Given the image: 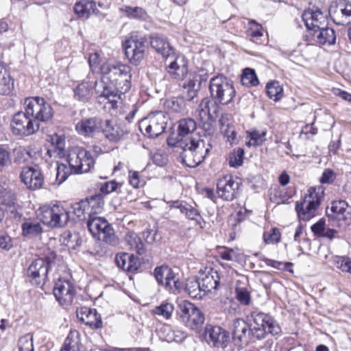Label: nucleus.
Here are the masks:
<instances>
[{
  "label": "nucleus",
  "mask_w": 351,
  "mask_h": 351,
  "mask_svg": "<svg viewBox=\"0 0 351 351\" xmlns=\"http://www.w3.org/2000/svg\"><path fill=\"white\" fill-rule=\"evenodd\" d=\"M25 111L15 113L11 120L10 128L15 135L28 136L40 128L38 121L47 122L53 118L54 111L44 98L32 97L24 102Z\"/></svg>",
  "instance_id": "obj_1"
},
{
  "label": "nucleus",
  "mask_w": 351,
  "mask_h": 351,
  "mask_svg": "<svg viewBox=\"0 0 351 351\" xmlns=\"http://www.w3.org/2000/svg\"><path fill=\"white\" fill-rule=\"evenodd\" d=\"M197 128L196 122L191 118L180 119L178 122V134L180 139L177 142V147L182 148L180 158L182 162L189 167H196L201 164L208 154L212 146L207 137L192 136Z\"/></svg>",
  "instance_id": "obj_2"
},
{
  "label": "nucleus",
  "mask_w": 351,
  "mask_h": 351,
  "mask_svg": "<svg viewBox=\"0 0 351 351\" xmlns=\"http://www.w3.org/2000/svg\"><path fill=\"white\" fill-rule=\"evenodd\" d=\"M250 325L241 318L233 322L232 333L234 340L247 342L250 335L257 339H263L269 333L276 335L281 332L280 327L274 319L261 311H252L250 313Z\"/></svg>",
  "instance_id": "obj_3"
},
{
  "label": "nucleus",
  "mask_w": 351,
  "mask_h": 351,
  "mask_svg": "<svg viewBox=\"0 0 351 351\" xmlns=\"http://www.w3.org/2000/svg\"><path fill=\"white\" fill-rule=\"evenodd\" d=\"M119 73L122 75L109 86H104V90L101 92V96L108 100V103L111 105V108L115 109L117 108V104L121 99V95L128 92L131 88V68L123 67Z\"/></svg>",
  "instance_id": "obj_4"
},
{
  "label": "nucleus",
  "mask_w": 351,
  "mask_h": 351,
  "mask_svg": "<svg viewBox=\"0 0 351 351\" xmlns=\"http://www.w3.org/2000/svg\"><path fill=\"white\" fill-rule=\"evenodd\" d=\"M70 211L62 204H45L36 211V215L44 224L51 228H62L69 221Z\"/></svg>",
  "instance_id": "obj_5"
},
{
  "label": "nucleus",
  "mask_w": 351,
  "mask_h": 351,
  "mask_svg": "<svg viewBox=\"0 0 351 351\" xmlns=\"http://www.w3.org/2000/svg\"><path fill=\"white\" fill-rule=\"evenodd\" d=\"M209 91L214 103L222 106L232 103L236 96V90L232 82L222 75L210 79Z\"/></svg>",
  "instance_id": "obj_6"
},
{
  "label": "nucleus",
  "mask_w": 351,
  "mask_h": 351,
  "mask_svg": "<svg viewBox=\"0 0 351 351\" xmlns=\"http://www.w3.org/2000/svg\"><path fill=\"white\" fill-rule=\"evenodd\" d=\"M87 226L91 234L97 239L112 246L119 243V239L113 228L106 219L100 217L88 218Z\"/></svg>",
  "instance_id": "obj_7"
},
{
  "label": "nucleus",
  "mask_w": 351,
  "mask_h": 351,
  "mask_svg": "<svg viewBox=\"0 0 351 351\" xmlns=\"http://www.w3.org/2000/svg\"><path fill=\"white\" fill-rule=\"evenodd\" d=\"M168 117L162 111L150 113L139 122L141 132L150 138H156L162 134L166 128Z\"/></svg>",
  "instance_id": "obj_8"
},
{
  "label": "nucleus",
  "mask_w": 351,
  "mask_h": 351,
  "mask_svg": "<svg viewBox=\"0 0 351 351\" xmlns=\"http://www.w3.org/2000/svg\"><path fill=\"white\" fill-rule=\"evenodd\" d=\"M67 162L73 173H84L93 168L95 159L89 151L82 147H74L69 151Z\"/></svg>",
  "instance_id": "obj_9"
},
{
  "label": "nucleus",
  "mask_w": 351,
  "mask_h": 351,
  "mask_svg": "<svg viewBox=\"0 0 351 351\" xmlns=\"http://www.w3.org/2000/svg\"><path fill=\"white\" fill-rule=\"evenodd\" d=\"M178 307L179 319L186 327L197 330L204 324V315L193 304L182 300L178 304Z\"/></svg>",
  "instance_id": "obj_10"
},
{
  "label": "nucleus",
  "mask_w": 351,
  "mask_h": 351,
  "mask_svg": "<svg viewBox=\"0 0 351 351\" xmlns=\"http://www.w3.org/2000/svg\"><path fill=\"white\" fill-rule=\"evenodd\" d=\"M241 180L227 174L219 178L217 184L218 196L226 201H232L241 193Z\"/></svg>",
  "instance_id": "obj_11"
},
{
  "label": "nucleus",
  "mask_w": 351,
  "mask_h": 351,
  "mask_svg": "<svg viewBox=\"0 0 351 351\" xmlns=\"http://www.w3.org/2000/svg\"><path fill=\"white\" fill-rule=\"evenodd\" d=\"M54 259L55 254L51 253V256L38 258L32 262L27 269V276L32 284L39 285L46 282L51 263Z\"/></svg>",
  "instance_id": "obj_12"
},
{
  "label": "nucleus",
  "mask_w": 351,
  "mask_h": 351,
  "mask_svg": "<svg viewBox=\"0 0 351 351\" xmlns=\"http://www.w3.org/2000/svg\"><path fill=\"white\" fill-rule=\"evenodd\" d=\"M145 39L137 35H132L124 43L125 56L129 61L138 65L144 58L145 51Z\"/></svg>",
  "instance_id": "obj_13"
},
{
  "label": "nucleus",
  "mask_w": 351,
  "mask_h": 351,
  "mask_svg": "<svg viewBox=\"0 0 351 351\" xmlns=\"http://www.w3.org/2000/svg\"><path fill=\"white\" fill-rule=\"evenodd\" d=\"M154 275L157 282L171 292H180L183 287L177 275L167 266L156 267Z\"/></svg>",
  "instance_id": "obj_14"
},
{
  "label": "nucleus",
  "mask_w": 351,
  "mask_h": 351,
  "mask_svg": "<svg viewBox=\"0 0 351 351\" xmlns=\"http://www.w3.org/2000/svg\"><path fill=\"white\" fill-rule=\"evenodd\" d=\"M75 293V286L69 280L60 278L55 282L53 294L61 305L71 304Z\"/></svg>",
  "instance_id": "obj_15"
},
{
  "label": "nucleus",
  "mask_w": 351,
  "mask_h": 351,
  "mask_svg": "<svg viewBox=\"0 0 351 351\" xmlns=\"http://www.w3.org/2000/svg\"><path fill=\"white\" fill-rule=\"evenodd\" d=\"M123 67H130L129 65L113 62H105L99 67V71L101 73V80L99 82L101 88L104 90V86H109V84L117 81V79L122 75L119 73V71L123 69Z\"/></svg>",
  "instance_id": "obj_16"
},
{
  "label": "nucleus",
  "mask_w": 351,
  "mask_h": 351,
  "mask_svg": "<svg viewBox=\"0 0 351 351\" xmlns=\"http://www.w3.org/2000/svg\"><path fill=\"white\" fill-rule=\"evenodd\" d=\"M20 178L23 183L30 190L39 189L44 184V176L37 166L23 167Z\"/></svg>",
  "instance_id": "obj_17"
},
{
  "label": "nucleus",
  "mask_w": 351,
  "mask_h": 351,
  "mask_svg": "<svg viewBox=\"0 0 351 351\" xmlns=\"http://www.w3.org/2000/svg\"><path fill=\"white\" fill-rule=\"evenodd\" d=\"M165 66L169 74L178 80L184 79L188 73L187 61L183 56L175 57L173 53L166 58Z\"/></svg>",
  "instance_id": "obj_18"
},
{
  "label": "nucleus",
  "mask_w": 351,
  "mask_h": 351,
  "mask_svg": "<svg viewBox=\"0 0 351 351\" xmlns=\"http://www.w3.org/2000/svg\"><path fill=\"white\" fill-rule=\"evenodd\" d=\"M204 335L206 341L216 348H225L229 342L228 332L219 326H206Z\"/></svg>",
  "instance_id": "obj_19"
},
{
  "label": "nucleus",
  "mask_w": 351,
  "mask_h": 351,
  "mask_svg": "<svg viewBox=\"0 0 351 351\" xmlns=\"http://www.w3.org/2000/svg\"><path fill=\"white\" fill-rule=\"evenodd\" d=\"M302 20L309 32L328 25L327 16L319 9H308L302 14Z\"/></svg>",
  "instance_id": "obj_20"
},
{
  "label": "nucleus",
  "mask_w": 351,
  "mask_h": 351,
  "mask_svg": "<svg viewBox=\"0 0 351 351\" xmlns=\"http://www.w3.org/2000/svg\"><path fill=\"white\" fill-rule=\"evenodd\" d=\"M102 128V119L93 117L84 118L79 121L75 126L76 132L85 137H93L101 132Z\"/></svg>",
  "instance_id": "obj_21"
},
{
  "label": "nucleus",
  "mask_w": 351,
  "mask_h": 351,
  "mask_svg": "<svg viewBox=\"0 0 351 351\" xmlns=\"http://www.w3.org/2000/svg\"><path fill=\"white\" fill-rule=\"evenodd\" d=\"M95 88V92L99 94V98H104L101 96L102 89L99 86V82L84 81L79 84L74 89V97L80 101H88L93 96V88Z\"/></svg>",
  "instance_id": "obj_22"
},
{
  "label": "nucleus",
  "mask_w": 351,
  "mask_h": 351,
  "mask_svg": "<svg viewBox=\"0 0 351 351\" xmlns=\"http://www.w3.org/2000/svg\"><path fill=\"white\" fill-rule=\"evenodd\" d=\"M198 280L201 285L202 290L204 294L210 293L217 289L219 285V276L217 271L212 268H206L200 273Z\"/></svg>",
  "instance_id": "obj_23"
},
{
  "label": "nucleus",
  "mask_w": 351,
  "mask_h": 351,
  "mask_svg": "<svg viewBox=\"0 0 351 351\" xmlns=\"http://www.w3.org/2000/svg\"><path fill=\"white\" fill-rule=\"evenodd\" d=\"M307 36H311L312 40L319 46H330L334 45L336 41L335 30L331 27H328V25L322 27L319 29H315L313 32H309Z\"/></svg>",
  "instance_id": "obj_24"
},
{
  "label": "nucleus",
  "mask_w": 351,
  "mask_h": 351,
  "mask_svg": "<svg viewBox=\"0 0 351 351\" xmlns=\"http://www.w3.org/2000/svg\"><path fill=\"white\" fill-rule=\"evenodd\" d=\"M77 316L81 322L92 328H99L102 326L101 317L95 308L82 306L77 310Z\"/></svg>",
  "instance_id": "obj_25"
},
{
  "label": "nucleus",
  "mask_w": 351,
  "mask_h": 351,
  "mask_svg": "<svg viewBox=\"0 0 351 351\" xmlns=\"http://www.w3.org/2000/svg\"><path fill=\"white\" fill-rule=\"evenodd\" d=\"M351 208L344 200L334 201L332 203L330 211H326L328 218L339 221H346L351 218Z\"/></svg>",
  "instance_id": "obj_26"
},
{
  "label": "nucleus",
  "mask_w": 351,
  "mask_h": 351,
  "mask_svg": "<svg viewBox=\"0 0 351 351\" xmlns=\"http://www.w3.org/2000/svg\"><path fill=\"white\" fill-rule=\"evenodd\" d=\"M101 131L110 142H118L123 138L126 132L116 123L110 121H102Z\"/></svg>",
  "instance_id": "obj_27"
},
{
  "label": "nucleus",
  "mask_w": 351,
  "mask_h": 351,
  "mask_svg": "<svg viewBox=\"0 0 351 351\" xmlns=\"http://www.w3.org/2000/svg\"><path fill=\"white\" fill-rule=\"evenodd\" d=\"M115 262L119 268L129 272L137 271L140 266L138 257L125 253L117 254L115 257Z\"/></svg>",
  "instance_id": "obj_28"
},
{
  "label": "nucleus",
  "mask_w": 351,
  "mask_h": 351,
  "mask_svg": "<svg viewBox=\"0 0 351 351\" xmlns=\"http://www.w3.org/2000/svg\"><path fill=\"white\" fill-rule=\"evenodd\" d=\"M74 12L80 18H88L92 14H98L96 3L92 0H80L74 5Z\"/></svg>",
  "instance_id": "obj_29"
},
{
  "label": "nucleus",
  "mask_w": 351,
  "mask_h": 351,
  "mask_svg": "<svg viewBox=\"0 0 351 351\" xmlns=\"http://www.w3.org/2000/svg\"><path fill=\"white\" fill-rule=\"evenodd\" d=\"M319 206L313 205V203L303 202H297L295 205V210L300 220L304 221H309L318 214Z\"/></svg>",
  "instance_id": "obj_30"
},
{
  "label": "nucleus",
  "mask_w": 351,
  "mask_h": 351,
  "mask_svg": "<svg viewBox=\"0 0 351 351\" xmlns=\"http://www.w3.org/2000/svg\"><path fill=\"white\" fill-rule=\"evenodd\" d=\"M169 207L179 209L188 219L195 220L198 224H201V221L199 219H202V217L199 212L187 202L181 201L171 202H169Z\"/></svg>",
  "instance_id": "obj_31"
},
{
  "label": "nucleus",
  "mask_w": 351,
  "mask_h": 351,
  "mask_svg": "<svg viewBox=\"0 0 351 351\" xmlns=\"http://www.w3.org/2000/svg\"><path fill=\"white\" fill-rule=\"evenodd\" d=\"M14 89V80L3 64L0 63V95H9Z\"/></svg>",
  "instance_id": "obj_32"
},
{
  "label": "nucleus",
  "mask_w": 351,
  "mask_h": 351,
  "mask_svg": "<svg viewBox=\"0 0 351 351\" xmlns=\"http://www.w3.org/2000/svg\"><path fill=\"white\" fill-rule=\"evenodd\" d=\"M150 44L158 53L164 58H170L173 54V49L163 37L156 36L151 38Z\"/></svg>",
  "instance_id": "obj_33"
},
{
  "label": "nucleus",
  "mask_w": 351,
  "mask_h": 351,
  "mask_svg": "<svg viewBox=\"0 0 351 351\" xmlns=\"http://www.w3.org/2000/svg\"><path fill=\"white\" fill-rule=\"evenodd\" d=\"M61 351H83V347L80 342V332L76 330H71L66 338Z\"/></svg>",
  "instance_id": "obj_34"
},
{
  "label": "nucleus",
  "mask_w": 351,
  "mask_h": 351,
  "mask_svg": "<svg viewBox=\"0 0 351 351\" xmlns=\"http://www.w3.org/2000/svg\"><path fill=\"white\" fill-rule=\"evenodd\" d=\"M43 232L40 223L36 219H27L22 223V234L24 237L33 238Z\"/></svg>",
  "instance_id": "obj_35"
},
{
  "label": "nucleus",
  "mask_w": 351,
  "mask_h": 351,
  "mask_svg": "<svg viewBox=\"0 0 351 351\" xmlns=\"http://www.w3.org/2000/svg\"><path fill=\"white\" fill-rule=\"evenodd\" d=\"M324 195V188L322 186H312L308 190V193L304 196V201L317 206H320Z\"/></svg>",
  "instance_id": "obj_36"
},
{
  "label": "nucleus",
  "mask_w": 351,
  "mask_h": 351,
  "mask_svg": "<svg viewBox=\"0 0 351 351\" xmlns=\"http://www.w3.org/2000/svg\"><path fill=\"white\" fill-rule=\"evenodd\" d=\"M16 200V195L13 191L7 189L0 191V204L9 208V210L14 216L17 213Z\"/></svg>",
  "instance_id": "obj_37"
},
{
  "label": "nucleus",
  "mask_w": 351,
  "mask_h": 351,
  "mask_svg": "<svg viewBox=\"0 0 351 351\" xmlns=\"http://www.w3.org/2000/svg\"><path fill=\"white\" fill-rule=\"evenodd\" d=\"M246 138L248 141L245 143L247 147H257L261 145L266 141L267 131L254 130L246 132Z\"/></svg>",
  "instance_id": "obj_38"
},
{
  "label": "nucleus",
  "mask_w": 351,
  "mask_h": 351,
  "mask_svg": "<svg viewBox=\"0 0 351 351\" xmlns=\"http://www.w3.org/2000/svg\"><path fill=\"white\" fill-rule=\"evenodd\" d=\"M125 241L130 248L136 251L139 255L145 254L144 244L135 232H128L125 237Z\"/></svg>",
  "instance_id": "obj_39"
},
{
  "label": "nucleus",
  "mask_w": 351,
  "mask_h": 351,
  "mask_svg": "<svg viewBox=\"0 0 351 351\" xmlns=\"http://www.w3.org/2000/svg\"><path fill=\"white\" fill-rule=\"evenodd\" d=\"M84 202L88 204L86 206L90 213V218L97 217L95 215L102 210L104 204V199L100 195L91 196L90 198L84 199Z\"/></svg>",
  "instance_id": "obj_40"
},
{
  "label": "nucleus",
  "mask_w": 351,
  "mask_h": 351,
  "mask_svg": "<svg viewBox=\"0 0 351 351\" xmlns=\"http://www.w3.org/2000/svg\"><path fill=\"white\" fill-rule=\"evenodd\" d=\"M201 82L197 78L189 80L186 84L183 86V97L188 101L194 99L200 89Z\"/></svg>",
  "instance_id": "obj_41"
},
{
  "label": "nucleus",
  "mask_w": 351,
  "mask_h": 351,
  "mask_svg": "<svg viewBox=\"0 0 351 351\" xmlns=\"http://www.w3.org/2000/svg\"><path fill=\"white\" fill-rule=\"evenodd\" d=\"M335 22L342 25L351 24V3H346L335 14Z\"/></svg>",
  "instance_id": "obj_42"
},
{
  "label": "nucleus",
  "mask_w": 351,
  "mask_h": 351,
  "mask_svg": "<svg viewBox=\"0 0 351 351\" xmlns=\"http://www.w3.org/2000/svg\"><path fill=\"white\" fill-rule=\"evenodd\" d=\"M266 89L268 97L274 101H279L283 97V88L278 81L267 83Z\"/></svg>",
  "instance_id": "obj_43"
},
{
  "label": "nucleus",
  "mask_w": 351,
  "mask_h": 351,
  "mask_svg": "<svg viewBox=\"0 0 351 351\" xmlns=\"http://www.w3.org/2000/svg\"><path fill=\"white\" fill-rule=\"evenodd\" d=\"M121 12L126 14L127 16L130 19H136L145 21L148 18L146 11L140 7L123 6L119 9Z\"/></svg>",
  "instance_id": "obj_44"
},
{
  "label": "nucleus",
  "mask_w": 351,
  "mask_h": 351,
  "mask_svg": "<svg viewBox=\"0 0 351 351\" xmlns=\"http://www.w3.org/2000/svg\"><path fill=\"white\" fill-rule=\"evenodd\" d=\"M199 280H190L186 284L185 289L192 298L202 299L204 295Z\"/></svg>",
  "instance_id": "obj_45"
},
{
  "label": "nucleus",
  "mask_w": 351,
  "mask_h": 351,
  "mask_svg": "<svg viewBox=\"0 0 351 351\" xmlns=\"http://www.w3.org/2000/svg\"><path fill=\"white\" fill-rule=\"evenodd\" d=\"M51 144L53 146V153L59 158L65 155V137L64 135L54 134L51 136Z\"/></svg>",
  "instance_id": "obj_46"
},
{
  "label": "nucleus",
  "mask_w": 351,
  "mask_h": 351,
  "mask_svg": "<svg viewBox=\"0 0 351 351\" xmlns=\"http://www.w3.org/2000/svg\"><path fill=\"white\" fill-rule=\"evenodd\" d=\"M88 204L84 202V200H82L79 202L74 204L72 208V213L75 216L76 219H73V220L82 221L86 218V216H88L90 218V213L86 206Z\"/></svg>",
  "instance_id": "obj_47"
},
{
  "label": "nucleus",
  "mask_w": 351,
  "mask_h": 351,
  "mask_svg": "<svg viewBox=\"0 0 351 351\" xmlns=\"http://www.w3.org/2000/svg\"><path fill=\"white\" fill-rule=\"evenodd\" d=\"M174 311V306L171 303L162 302L160 305L156 306L153 309L154 315L165 319H169Z\"/></svg>",
  "instance_id": "obj_48"
},
{
  "label": "nucleus",
  "mask_w": 351,
  "mask_h": 351,
  "mask_svg": "<svg viewBox=\"0 0 351 351\" xmlns=\"http://www.w3.org/2000/svg\"><path fill=\"white\" fill-rule=\"evenodd\" d=\"M332 261L337 269L351 274V258L346 256H333Z\"/></svg>",
  "instance_id": "obj_49"
},
{
  "label": "nucleus",
  "mask_w": 351,
  "mask_h": 351,
  "mask_svg": "<svg viewBox=\"0 0 351 351\" xmlns=\"http://www.w3.org/2000/svg\"><path fill=\"white\" fill-rule=\"evenodd\" d=\"M241 82L245 86H255L259 83L254 69L246 68L241 75Z\"/></svg>",
  "instance_id": "obj_50"
},
{
  "label": "nucleus",
  "mask_w": 351,
  "mask_h": 351,
  "mask_svg": "<svg viewBox=\"0 0 351 351\" xmlns=\"http://www.w3.org/2000/svg\"><path fill=\"white\" fill-rule=\"evenodd\" d=\"M219 122L221 125V132L227 138V141H228L232 145L234 144L237 138V133L234 126L230 125L229 123H226V121L223 119H221Z\"/></svg>",
  "instance_id": "obj_51"
},
{
  "label": "nucleus",
  "mask_w": 351,
  "mask_h": 351,
  "mask_svg": "<svg viewBox=\"0 0 351 351\" xmlns=\"http://www.w3.org/2000/svg\"><path fill=\"white\" fill-rule=\"evenodd\" d=\"M244 150L242 148L234 149L228 156V164L232 167H239L243 163Z\"/></svg>",
  "instance_id": "obj_52"
},
{
  "label": "nucleus",
  "mask_w": 351,
  "mask_h": 351,
  "mask_svg": "<svg viewBox=\"0 0 351 351\" xmlns=\"http://www.w3.org/2000/svg\"><path fill=\"white\" fill-rule=\"evenodd\" d=\"M247 34L252 38L258 40L263 36V27L256 21L250 20L248 22Z\"/></svg>",
  "instance_id": "obj_53"
},
{
  "label": "nucleus",
  "mask_w": 351,
  "mask_h": 351,
  "mask_svg": "<svg viewBox=\"0 0 351 351\" xmlns=\"http://www.w3.org/2000/svg\"><path fill=\"white\" fill-rule=\"evenodd\" d=\"M56 171V181L58 182L59 184L64 182L69 176L71 173H73L70 166L67 167L66 165L63 163L57 164Z\"/></svg>",
  "instance_id": "obj_54"
},
{
  "label": "nucleus",
  "mask_w": 351,
  "mask_h": 351,
  "mask_svg": "<svg viewBox=\"0 0 351 351\" xmlns=\"http://www.w3.org/2000/svg\"><path fill=\"white\" fill-rule=\"evenodd\" d=\"M280 237L281 234L277 228H272L263 233V240L266 244L277 243L280 241Z\"/></svg>",
  "instance_id": "obj_55"
},
{
  "label": "nucleus",
  "mask_w": 351,
  "mask_h": 351,
  "mask_svg": "<svg viewBox=\"0 0 351 351\" xmlns=\"http://www.w3.org/2000/svg\"><path fill=\"white\" fill-rule=\"evenodd\" d=\"M209 103L210 100L208 98H204L197 108L198 116L203 121H206L210 118Z\"/></svg>",
  "instance_id": "obj_56"
},
{
  "label": "nucleus",
  "mask_w": 351,
  "mask_h": 351,
  "mask_svg": "<svg viewBox=\"0 0 351 351\" xmlns=\"http://www.w3.org/2000/svg\"><path fill=\"white\" fill-rule=\"evenodd\" d=\"M19 351H34L33 337L30 334H26L19 339Z\"/></svg>",
  "instance_id": "obj_57"
},
{
  "label": "nucleus",
  "mask_w": 351,
  "mask_h": 351,
  "mask_svg": "<svg viewBox=\"0 0 351 351\" xmlns=\"http://www.w3.org/2000/svg\"><path fill=\"white\" fill-rule=\"evenodd\" d=\"M121 186V183H119L115 180H110L100 184L99 189L101 193L108 195L116 191L117 189H120Z\"/></svg>",
  "instance_id": "obj_58"
},
{
  "label": "nucleus",
  "mask_w": 351,
  "mask_h": 351,
  "mask_svg": "<svg viewBox=\"0 0 351 351\" xmlns=\"http://www.w3.org/2000/svg\"><path fill=\"white\" fill-rule=\"evenodd\" d=\"M237 298L243 305H248L250 302V294L249 291L243 288H237Z\"/></svg>",
  "instance_id": "obj_59"
},
{
  "label": "nucleus",
  "mask_w": 351,
  "mask_h": 351,
  "mask_svg": "<svg viewBox=\"0 0 351 351\" xmlns=\"http://www.w3.org/2000/svg\"><path fill=\"white\" fill-rule=\"evenodd\" d=\"M336 178L335 172L330 169H326L319 178L320 182L322 184H331Z\"/></svg>",
  "instance_id": "obj_60"
},
{
  "label": "nucleus",
  "mask_w": 351,
  "mask_h": 351,
  "mask_svg": "<svg viewBox=\"0 0 351 351\" xmlns=\"http://www.w3.org/2000/svg\"><path fill=\"white\" fill-rule=\"evenodd\" d=\"M229 223L230 226H232V229L233 230L232 232H230V237L231 240H234L236 239L237 234L240 233L239 232H241V221L239 218L234 217L233 219L229 221Z\"/></svg>",
  "instance_id": "obj_61"
},
{
  "label": "nucleus",
  "mask_w": 351,
  "mask_h": 351,
  "mask_svg": "<svg viewBox=\"0 0 351 351\" xmlns=\"http://www.w3.org/2000/svg\"><path fill=\"white\" fill-rule=\"evenodd\" d=\"M129 182L135 189L139 188L144 184L143 180H140L138 173L137 171L129 172Z\"/></svg>",
  "instance_id": "obj_62"
},
{
  "label": "nucleus",
  "mask_w": 351,
  "mask_h": 351,
  "mask_svg": "<svg viewBox=\"0 0 351 351\" xmlns=\"http://www.w3.org/2000/svg\"><path fill=\"white\" fill-rule=\"evenodd\" d=\"M88 62L90 67L93 71H99V67L102 65V64H100L99 56L97 53H93L90 55Z\"/></svg>",
  "instance_id": "obj_63"
},
{
  "label": "nucleus",
  "mask_w": 351,
  "mask_h": 351,
  "mask_svg": "<svg viewBox=\"0 0 351 351\" xmlns=\"http://www.w3.org/2000/svg\"><path fill=\"white\" fill-rule=\"evenodd\" d=\"M325 230V220L319 219L317 223L311 226L312 232L318 237H322Z\"/></svg>",
  "instance_id": "obj_64"
}]
</instances>
